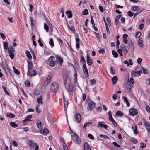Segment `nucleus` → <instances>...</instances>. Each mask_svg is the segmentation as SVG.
Segmentation results:
<instances>
[{"label": "nucleus", "instance_id": "1", "mask_svg": "<svg viewBox=\"0 0 150 150\" xmlns=\"http://www.w3.org/2000/svg\"><path fill=\"white\" fill-rule=\"evenodd\" d=\"M72 132L73 133V134L71 135L72 139L75 143L80 144L81 143V140L79 137L76 134L74 133L72 131Z\"/></svg>", "mask_w": 150, "mask_h": 150}, {"label": "nucleus", "instance_id": "2", "mask_svg": "<svg viewBox=\"0 0 150 150\" xmlns=\"http://www.w3.org/2000/svg\"><path fill=\"white\" fill-rule=\"evenodd\" d=\"M51 90L53 92H56L58 91V85L56 82H53L50 86Z\"/></svg>", "mask_w": 150, "mask_h": 150}, {"label": "nucleus", "instance_id": "3", "mask_svg": "<svg viewBox=\"0 0 150 150\" xmlns=\"http://www.w3.org/2000/svg\"><path fill=\"white\" fill-rule=\"evenodd\" d=\"M142 120L144 126L149 133L150 131V123L147 122L144 118H143Z\"/></svg>", "mask_w": 150, "mask_h": 150}, {"label": "nucleus", "instance_id": "4", "mask_svg": "<svg viewBox=\"0 0 150 150\" xmlns=\"http://www.w3.org/2000/svg\"><path fill=\"white\" fill-rule=\"evenodd\" d=\"M129 112L131 116L136 115L138 113L137 110L136 109H135L134 108H131L129 110Z\"/></svg>", "mask_w": 150, "mask_h": 150}, {"label": "nucleus", "instance_id": "5", "mask_svg": "<svg viewBox=\"0 0 150 150\" xmlns=\"http://www.w3.org/2000/svg\"><path fill=\"white\" fill-rule=\"evenodd\" d=\"M82 69H83V73L85 74V76L86 78H88L89 76V74L88 70L86 66V64L84 63L83 65Z\"/></svg>", "mask_w": 150, "mask_h": 150}, {"label": "nucleus", "instance_id": "6", "mask_svg": "<svg viewBox=\"0 0 150 150\" xmlns=\"http://www.w3.org/2000/svg\"><path fill=\"white\" fill-rule=\"evenodd\" d=\"M65 88L68 92H72L73 91L74 87L73 85L69 84L65 86Z\"/></svg>", "mask_w": 150, "mask_h": 150}, {"label": "nucleus", "instance_id": "7", "mask_svg": "<svg viewBox=\"0 0 150 150\" xmlns=\"http://www.w3.org/2000/svg\"><path fill=\"white\" fill-rule=\"evenodd\" d=\"M142 73V70H140L138 71H135L133 70L131 74V75L132 76L135 77L139 76L141 75Z\"/></svg>", "mask_w": 150, "mask_h": 150}, {"label": "nucleus", "instance_id": "8", "mask_svg": "<svg viewBox=\"0 0 150 150\" xmlns=\"http://www.w3.org/2000/svg\"><path fill=\"white\" fill-rule=\"evenodd\" d=\"M75 121L78 123H79L81 121V117L79 113L77 114L75 116Z\"/></svg>", "mask_w": 150, "mask_h": 150}, {"label": "nucleus", "instance_id": "9", "mask_svg": "<svg viewBox=\"0 0 150 150\" xmlns=\"http://www.w3.org/2000/svg\"><path fill=\"white\" fill-rule=\"evenodd\" d=\"M88 106L89 109L92 110L95 108V103L93 102H89L88 104Z\"/></svg>", "mask_w": 150, "mask_h": 150}, {"label": "nucleus", "instance_id": "10", "mask_svg": "<svg viewBox=\"0 0 150 150\" xmlns=\"http://www.w3.org/2000/svg\"><path fill=\"white\" fill-rule=\"evenodd\" d=\"M28 144L30 147L34 148L36 144V143L34 141L30 140L28 142Z\"/></svg>", "mask_w": 150, "mask_h": 150}, {"label": "nucleus", "instance_id": "11", "mask_svg": "<svg viewBox=\"0 0 150 150\" xmlns=\"http://www.w3.org/2000/svg\"><path fill=\"white\" fill-rule=\"evenodd\" d=\"M87 63V64L89 66L91 65L93 61L90 58L89 55L87 54L86 57Z\"/></svg>", "mask_w": 150, "mask_h": 150}, {"label": "nucleus", "instance_id": "12", "mask_svg": "<svg viewBox=\"0 0 150 150\" xmlns=\"http://www.w3.org/2000/svg\"><path fill=\"white\" fill-rule=\"evenodd\" d=\"M84 150H91L90 146L87 142H85L83 145Z\"/></svg>", "mask_w": 150, "mask_h": 150}, {"label": "nucleus", "instance_id": "13", "mask_svg": "<svg viewBox=\"0 0 150 150\" xmlns=\"http://www.w3.org/2000/svg\"><path fill=\"white\" fill-rule=\"evenodd\" d=\"M80 40L79 38H77L76 39V46L77 49H79L80 48Z\"/></svg>", "mask_w": 150, "mask_h": 150}, {"label": "nucleus", "instance_id": "14", "mask_svg": "<svg viewBox=\"0 0 150 150\" xmlns=\"http://www.w3.org/2000/svg\"><path fill=\"white\" fill-rule=\"evenodd\" d=\"M128 47L131 49V50L133 51L134 50V45L132 42H129L128 43Z\"/></svg>", "mask_w": 150, "mask_h": 150}, {"label": "nucleus", "instance_id": "15", "mask_svg": "<svg viewBox=\"0 0 150 150\" xmlns=\"http://www.w3.org/2000/svg\"><path fill=\"white\" fill-rule=\"evenodd\" d=\"M66 14L68 16V17L69 18H71L72 16V14L71 10L67 11L66 12Z\"/></svg>", "mask_w": 150, "mask_h": 150}, {"label": "nucleus", "instance_id": "16", "mask_svg": "<svg viewBox=\"0 0 150 150\" xmlns=\"http://www.w3.org/2000/svg\"><path fill=\"white\" fill-rule=\"evenodd\" d=\"M122 17V15H118L116 18L115 20V24L116 25L118 24L119 23L118 21L120 18Z\"/></svg>", "mask_w": 150, "mask_h": 150}, {"label": "nucleus", "instance_id": "17", "mask_svg": "<svg viewBox=\"0 0 150 150\" xmlns=\"http://www.w3.org/2000/svg\"><path fill=\"white\" fill-rule=\"evenodd\" d=\"M118 80V78L117 76H115L112 79V84L115 85L116 84Z\"/></svg>", "mask_w": 150, "mask_h": 150}, {"label": "nucleus", "instance_id": "18", "mask_svg": "<svg viewBox=\"0 0 150 150\" xmlns=\"http://www.w3.org/2000/svg\"><path fill=\"white\" fill-rule=\"evenodd\" d=\"M28 64V69H31L33 67V64L31 61L27 60Z\"/></svg>", "mask_w": 150, "mask_h": 150}, {"label": "nucleus", "instance_id": "19", "mask_svg": "<svg viewBox=\"0 0 150 150\" xmlns=\"http://www.w3.org/2000/svg\"><path fill=\"white\" fill-rule=\"evenodd\" d=\"M68 76L67 74H65L63 76V80L64 81V84L66 86L67 83V81L68 79Z\"/></svg>", "mask_w": 150, "mask_h": 150}, {"label": "nucleus", "instance_id": "20", "mask_svg": "<svg viewBox=\"0 0 150 150\" xmlns=\"http://www.w3.org/2000/svg\"><path fill=\"white\" fill-rule=\"evenodd\" d=\"M25 54H26V56L30 60H31L32 59V56L30 52L26 50Z\"/></svg>", "mask_w": 150, "mask_h": 150}, {"label": "nucleus", "instance_id": "21", "mask_svg": "<svg viewBox=\"0 0 150 150\" xmlns=\"http://www.w3.org/2000/svg\"><path fill=\"white\" fill-rule=\"evenodd\" d=\"M56 59H58L59 60V64L60 65H61L63 62V59L61 58L59 56H57L56 57Z\"/></svg>", "mask_w": 150, "mask_h": 150}, {"label": "nucleus", "instance_id": "22", "mask_svg": "<svg viewBox=\"0 0 150 150\" xmlns=\"http://www.w3.org/2000/svg\"><path fill=\"white\" fill-rule=\"evenodd\" d=\"M81 59L80 60V62L82 63L83 65L84 63L86 64V61L85 59V58L83 55L81 56Z\"/></svg>", "mask_w": 150, "mask_h": 150}, {"label": "nucleus", "instance_id": "23", "mask_svg": "<svg viewBox=\"0 0 150 150\" xmlns=\"http://www.w3.org/2000/svg\"><path fill=\"white\" fill-rule=\"evenodd\" d=\"M123 113L121 111H117L116 113V115L118 116H120V117H122L123 116Z\"/></svg>", "mask_w": 150, "mask_h": 150}, {"label": "nucleus", "instance_id": "24", "mask_svg": "<svg viewBox=\"0 0 150 150\" xmlns=\"http://www.w3.org/2000/svg\"><path fill=\"white\" fill-rule=\"evenodd\" d=\"M47 80L46 85L48 84L50 81V80L51 79V77L50 75H47L46 77Z\"/></svg>", "mask_w": 150, "mask_h": 150}, {"label": "nucleus", "instance_id": "25", "mask_svg": "<svg viewBox=\"0 0 150 150\" xmlns=\"http://www.w3.org/2000/svg\"><path fill=\"white\" fill-rule=\"evenodd\" d=\"M10 125L13 127L16 128L18 127L17 124L15 123L14 122H11L10 123Z\"/></svg>", "mask_w": 150, "mask_h": 150}, {"label": "nucleus", "instance_id": "26", "mask_svg": "<svg viewBox=\"0 0 150 150\" xmlns=\"http://www.w3.org/2000/svg\"><path fill=\"white\" fill-rule=\"evenodd\" d=\"M6 116L7 117H8L11 118H13L15 117V115L11 113H8L6 115Z\"/></svg>", "mask_w": 150, "mask_h": 150}, {"label": "nucleus", "instance_id": "27", "mask_svg": "<svg viewBox=\"0 0 150 150\" xmlns=\"http://www.w3.org/2000/svg\"><path fill=\"white\" fill-rule=\"evenodd\" d=\"M112 53L115 58L117 57L118 54L114 50H112Z\"/></svg>", "mask_w": 150, "mask_h": 150}, {"label": "nucleus", "instance_id": "28", "mask_svg": "<svg viewBox=\"0 0 150 150\" xmlns=\"http://www.w3.org/2000/svg\"><path fill=\"white\" fill-rule=\"evenodd\" d=\"M38 74L37 72L35 70H33L32 71V73L30 74V75L31 76H33L37 75Z\"/></svg>", "mask_w": 150, "mask_h": 150}, {"label": "nucleus", "instance_id": "29", "mask_svg": "<svg viewBox=\"0 0 150 150\" xmlns=\"http://www.w3.org/2000/svg\"><path fill=\"white\" fill-rule=\"evenodd\" d=\"M99 137L100 138H103L104 139H110L109 138V137L106 135H103L102 134H100L99 135Z\"/></svg>", "mask_w": 150, "mask_h": 150}, {"label": "nucleus", "instance_id": "30", "mask_svg": "<svg viewBox=\"0 0 150 150\" xmlns=\"http://www.w3.org/2000/svg\"><path fill=\"white\" fill-rule=\"evenodd\" d=\"M7 50L9 53H10L11 52L13 53L15 52L14 50L12 47H11V48H8Z\"/></svg>", "mask_w": 150, "mask_h": 150}, {"label": "nucleus", "instance_id": "31", "mask_svg": "<svg viewBox=\"0 0 150 150\" xmlns=\"http://www.w3.org/2000/svg\"><path fill=\"white\" fill-rule=\"evenodd\" d=\"M37 101L38 103H41L42 104L43 102L42 100V96H40L37 99Z\"/></svg>", "mask_w": 150, "mask_h": 150}, {"label": "nucleus", "instance_id": "32", "mask_svg": "<svg viewBox=\"0 0 150 150\" xmlns=\"http://www.w3.org/2000/svg\"><path fill=\"white\" fill-rule=\"evenodd\" d=\"M133 87L132 84H131L130 83L129 84L128 86H127V88L128 89V92L129 93L131 89Z\"/></svg>", "mask_w": 150, "mask_h": 150}, {"label": "nucleus", "instance_id": "33", "mask_svg": "<svg viewBox=\"0 0 150 150\" xmlns=\"http://www.w3.org/2000/svg\"><path fill=\"white\" fill-rule=\"evenodd\" d=\"M44 29L46 30V31L47 32H48L49 30V28L47 25L46 23H45L44 24Z\"/></svg>", "mask_w": 150, "mask_h": 150}, {"label": "nucleus", "instance_id": "34", "mask_svg": "<svg viewBox=\"0 0 150 150\" xmlns=\"http://www.w3.org/2000/svg\"><path fill=\"white\" fill-rule=\"evenodd\" d=\"M4 48L5 50H7L8 48V44L7 42H5L4 43Z\"/></svg>", "mask_w": 150, "mask_h": 150}, {"label": "nucleus", "instance_id": "35", "mask_svg": "<svg viewBox=\"0 0 150 150\" xmlns=\"http://www.w3.org/2000/svg\"><path fill=\"white\" fill-rule=\"evenodd\" d=\"M61 142L63 143V146L64 149H66V148H68L66 144L65 143V142L64 140L63 139L62 140Z\"/></svg>", "mask_w": 150, "mask_h": 150}, {"label": "nucleus", "instance_id": "36", "mask_svg": "<svg viewBox=\"0 0 150 150\" xmlns=\"http://www.w3.org/2000/svg\"><path fill=\"white\" fill-rule=\"evenodd\" d=\"M106 20L108 22V23L109 26H110L111 25V23L110 18L109 17H107L106 18Z\"/></svg>", "mask_w": 150, "mask_h": 150}, {"label": "nucleus", "instance_id": "37", "mask_svg": "<svg viewBox=\"0 0 150 150\" xmlns=\"http://www.w3.org/2000/svg\"><path fill=\"white\" fill-rule=\"evenodd\" d=\"M49 44L52 46L53 47L54 46V43L53 40L52 38L50 39V42H49Z\"/></svg>", "mask_w": 150, "mask_h": 150}, {"label": "nucleus", "instance_id": "38", "mask_svg": "<svg viewBox=\"0 0 150 150\" xmlns=\"http://www.w3.org/2000/svg\"><path fill=\"white\" fill-rule=\"evenodd\" d=\"M131 141L135 144H136L138 142V141L136 140V139L134 138H132L131 139Z\"/></svg>", "mask_w": 150, "mask_h": 150}, {"label": "nucleus", "instance_id": "39", "mask_svg": "<svg viewBox=\"0 0 150 150\" xmlns=\"http://www.w3.org/2000/svg\"><path fill=\"white\" fill-rule=\"evenodd\" d=\"M110 71L114 75L115 74V70H113V67L112 66L110 67Z\"/></svg>", "mask_w": 150, "mask_h": 150}, {"label": "nucleus", "instance_id": "40", "mask_svg": "<svg viewBox=\"0 0 150 150\" xmlns=\"http://www.w3.org/2000/svg\"><path fill=\"white\" fill-rule=\"evenodd\" d=\"M82 13L83 15H86L88 14V12L87 9H85L82 12Z\"/></svg>", "mask_w": 150, "mask_h": 150}, {"label": "nucleus", "instance_id": "41", "mask_svg": "<svg viewBox=\"0 0 150 150\" xmlns=\"http://www.w3.org/2000/svg\"><path fill=\"white\" fill-rule=\"evenodd\" d=\"M131 9L132 10L136 11L138 10L139 9L138 7L137 6H134L132 7Z\"/></svg>", "mask_w": 150, "mask_h": 150}, {"label": "nucleus", "instance_id": "42", "mask_svg": "<svg viewBox=\"0 0 150 150\" xmlns=\"http://www.w3.org/2000/svg\"><path fill=\"white\" fill-rule=\"evenodd\" d=\"M2 88L4 90L5 93L6 94H7V95H9V93H8V92L7 91L6 88L4 86H2Z\"/></svg>", "mask_w": 150, "mask_h": 150}, {"label": "nucleus", "instance_id": "43", "mask_svg": "<svg viewBox=\"0 0 150 150\" xmlns=\"http://www.w3.org/2000/svg\"><path fill=\"white\" fill-rule=\"evenodd\" d=\"M104 124V122H100L98 123V126L100 127H102Z\"/></svg>", "mask_w": 150, "mask_h": 150}, {"label": "nucleus", "instance_id": "44", "mask_svg": "<svg viewBox=\"0 0 150 150\" xmlns=\"http://www.w3.org/2000/svg\"><path fill=\"white\" fill-rule=\"evenodd\" d=\"M55 62L54 61H51L50 63V65L51 67H53L54 66Z\"/></svg>", "mask_w": 150, "mask_h": 150}, {"label": "nucleus", "instance_id": "45", "mask_svg": "<svg viewBox=\"0 0 150 150\" xmlns=\"http://www.w3.org/2000/svg\"><path fill=\"white\" fill-rule=\"evenodd\" d=\"M49 132L48 130L46 128H44L43 130V133L44 134H46Z\"/></svg>", "mask_w": 150, "mask_h": 150}, {"label": "nucleus", "instance_id": "46", "mask_svg": "<svg viewBox=\"0 0 150 150\" xmlns=\"http://www.w3.org/2000/svg\"><path fill=\"white\" fill-rule=\"evenodd\" d=\"M124 63L125 64H127V66H129V65H133V63H130L129 64L128 63V62L127 60H125L124 62Z\"/></svg>", "mask_w": 150, "mask_h": 150}, {"label": "nucleus", "instance_id": "47", "mask_svg": "<svg viewBox=\"0 0 150 150\" xmlns=\"http://www.w3.org/2000/svg\"><path fill=\"white\" fill-rule=\"evenodd\" d=\"M117 52L119 54V55L120 56H122L123 55L122 52V50L120 49H118Z\"/></svg>", "mask_w": 150, "mask_h": 150}, {"label": "nucleus", "instance_id": "48", "mask_svg": "<svg viewBox=\"0 0 150 150\" xmlns=\"http://www.w3.org/2000/svg\"><path fill=\"white\" fill-rule=\"evenodd\" d=\"M30 20L31 21V26L32 27H34V24H33V21H33V18L32 17H30Z\"/></svg>", "mask_w": 150, "mask_h": 150}, {"label": "nucleus", "instance_id": "49", "mask_svg": "<svg viewBox=\"0 0 150 150\" xmlns=\"http://www.w3.org/2000/svg\"><path fill=\"white\" fill-rule=\"evenodd\" d=\"M137 127L136 126H135V129L133 130L134 132V134L135 135H137L138 134V132L137 131Z\"/></svg>", "mask_w": 150, "mask_h": 150}, {"label": "nucleus", "instance_id": "50", "mask_svg": "<svg viewBox=\"0 0 150 150\" xmlns=\"http://www.w3.org/2000/svg\"><path fill=\"white\" fill-rule=\"evenodd\" d=\"M36 110L37 112L39 113L41 112L42 110L40 109H38V105H37L36 108Z\"/></svg>", "mask_w": 150, "mask_h": 150}, {"label": "nucleus", "instance_id": "51", "mask_svg": "<svg viewBox=\"0 0 150 150\" xmlns=\"http://www.w3.org/2000/svg\"><path fill=\"white\" fill-rule=\"evenodd\" d=\"M146 146V144L144 143H140V148H144Z\"/></svg>", "mask_w": 150, "mask_h": 150}, {"label": "nucleus", "instance_id": "52", "mask_svg": "<svg viewBox=\"0 0 150 150\" xmlns=\"http://www.w3.org/2000/svg\"><path fill=\"white\" fill-rule=\"evenodd\" d=\"M112 144H113L115 146H116V147H118V148H120L121 147L120 145L118 144L117 143H116L115 142H112Z\"/></svg>", "mask_w": 150, "mask_h": 150}, {"label": "nucleus", "instance_id": "53", "mask_svg": "<svg viewBox=\"0 0 150 150\" xmlns=\"http://www.w3.org/2000/svg\"><path fill=\"white\" fill-rule=\"evenodd\" d=\"M32 115H27L26 117L25 118L26 119H27L29 121H30V119H31L32 118Z\"/></svg>", "mask_w": 150, "mask_h": 150}, {"label": "nucleus", "instance_id": "54", "mask_svg": "<svg viewBox=\"0 0 150 150\" xmlns=\"http://www.w3.org/2000/svg\"><path fill=\"white\" fill-rule=\"evenodd\" d=\"M9 53L10 54L9 56L10 58L11 59H13L14 58V54L13 52H11Z\"/></svg>", "mask_w": 150, "mask_h": 150}, {"label": "nucleus", "instance_id": "55", "mask_svg": "<svg viewBox=\"0 0 150 150\" xmlns=\"http://www.w3.org/2000/svg\"><path fill=\"white\" fill-rule=\"evenodd\" d=\"M127 14L129 16L131 17H132L133 16V13L130 11H129L128 12Z\"/></svg>", "mask_w": 150, "mask_h": 150}, {"label": "nucleus", "instance_id": "56", "mask_svg": "<svg viewBox=\"0 0 150 150\" xmlns=\"http://www.w3.org/2000/svg\"><path fill=\"white\" fill-rule=\"evenodd\" d=\"M99 8L100 11L102 12H103L105 11V10L103 8L102 6H99Z\"/></svg>", "mask_w": 150, "mask_h": 150}, {"label": "nucleus", "instance_id": "57", "mask_svg": "<svg viewBox=\"0 0 150 150\" xmlns=\"http://www.w3.org/2000/svg\"><path fill=\"white\" fill-rule=\"evenodd\" d=\"M38 42L39 43V45L41 47H42L43 46V44L42 43L41 40V39L40 38L38 40Z\"/></svg>", "mask_w": 150, "mask_h": 150}, {"label": "nucleus", "instance_id": "58", "mask_svg": "<svg viewBox=\"0 0 150 150\" xmlns=\"http://www.w3.org/2000/svg\"><path fill=\"white\" fill-rule=\"evenodd\" d=\"M12 143L13 146L15 147H17L18 146V144L15 141H12Z\"/></svg>", "mask_w": 150, "mask_h": 150}, {"label": "nucleus", "instance_id": "59", "mask_svg": "<svg viewBox=\"0 0 150 150\" xmlns=\"http://www.w3.org/2000/svg\"><path fill=\"white\" fill-rule=\"evenodd\" d=\"M96 82V80L94 79H93L92 80H91L90 81V83L92 85H93Z\"/></svg>", "mask_w": 150, "mask_h": 150}, {"label": "nucleus", "instance_id": "60", "mask_svg": "<svg viewBox=\"0 0 150 150\" xmlns=\"http://www.w3.org/2000/svg\"><path fill=\"white\" fill-rule=\"evenodd\" d=\"M25 84L28 87H30V83L28 80L25 81Z\"/></svg>", "mask_w": 150, "mask_h": 150}, {"label": "nucleus", "instance_id": "61", "mask_svg": "<svg viewBox=\"0 0 150 150\" xmlns=\"http://www.w3.org/2000/svg\"><path fill=\"white\" fill-rule=\"evenodd\" d=\"M142 69L143 71V73L144 74H148V71L147 69H145L143 68L142 67Z\"/></svg>", "mask_w": 150, "mask_h": 150}, {"label": "nucleus", "instance_id": "62", "mask_svg": "<svg viewBox=\"0 0 150 150\" xmlns=\"http://www.w3.org/2000/svg\"><path fill=\"white\" fill-rule=\"evenodd\" d=\"M98 52L100 54H103L105 53V50L103 49H100L98 51Z\"/></svg>", "mask_w": 150, "mask_h": 150}, {"label": "nucleus", "instance_id": "63", "mask_svg": "<svg viewBox=\"0 0 150 150\" xmlns=\"http://www.w3.org/2000/svg\"><path fill=\"white\" fill-rule=\"evenodd\" d=\"M88 137L91 139L93 140L94 139V137L91 134H88Z\"/></svg>", "mask_w": 150, "mask_h": 150}, {"label": "nucleus", "instance_id": "64", "mask_svg": "<svg viewBox=\"0 0 150 150\" xmlns=\"http://www.w3.org/2000/svg\"><path fill=\"white\" fill-rule=\"evenodd\" d=\"M146 110L147 112H150V107L149 106H146Z\"/></svg>", "mask_w": 150, "mask_h": 150}]
</instances>
